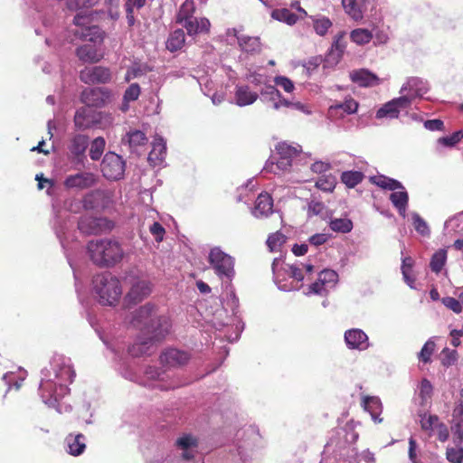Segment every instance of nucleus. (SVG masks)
Here are the masks:
<instances>
[{
	"instance_id": "1",
	"label": "nucleus",
	"mask_w": 463,
	"mask_h": 463,
	"mask_svg": "<svg viewBox=\"0 0 463 463\" xmlns=\"http://www.w3.org/2000/svg\"><path fill=\"white\" fill-rule=\"evenodd\" d=\"M76 377L71 359L61 354H54L49 364L41 370V380L38 394L43 402L49 408L55 409L59 413L71 411V406L61 401L70 393V385Z\"/></svg>"
},
{
	"instance_id": "2",
	"label": "nucleus",
	"mask_w": 463,
	"mask_h": 463,
	"mask_svg": "<svg viewBox=\"0 0 463 463\" xmlns=\"http://www.w3.org/2000/svg\"><path fill=\"white\" fill-rule=\"evenodd\" d=\"M358 437L352 425L337 429L326 444L320 463H359L354 447Z\"/></svg>"
},
{
	"instance_id": "3",
	"label": "nucleus",
	"mask_w": 463,
	"mask_h": 463,
	"mask_svg": "<svg viewBox=\"0 0 463 463\" xmlns=\"http://www.w3.org/2000/svg\"><path fill=\"white\" fill-rule=\"evenodd\" d=\"M157 307L147 302L130 313V325L152 339L163 340L170 330V321L165 316L157 314Z\"/></svg>"
},
{
	"instance_id": "4",
	"label": "nucleus",
	"mask_w": 463,
	"mask_h": 463,
	"mask_svg": "<svg viewBox=\"0 0 463 463\" xmlns=\"http://www.w3.org/2000/svg\"><path fill=\"white\" fill-rule=\"evenodd\" d=\"M90 260L99 268H112L122 261L125 250L116 239L104 238L90 241L87 244Z\"/></svg>"
},
{
	"instance_id": "5",
	"label": "nucleus",
	"mask_w": 463,
	"mask_h": 463,
	"mask_svg": "<svg viewBox=\"0 0 463 463\" xmlns=\"http://www.w3.org/2000/svg\"><path fill=\"white\" fill-rule=\"evenodd\" d=\"M104 33L99 26L87 27L77 36L86 41L85 43L78 46L75 55L82 63L96 64L103 59V53L98 47L103 42Z\"/></svg>"
},
{
	"instance_id": "6",
	"label": "nucleus",
	"mask_w": 463,
	"mask_h": 463,
	"mask_svg": "<svg viewBox=\"0 0 463 463\" xmlns=\"http://www.w3.org/2000/svg\"><path fill=\"white\" fill-rule=\"evenodd\" d=\"M92 286L99 303L103 306H115L122 295L119 279L110 272L96 275L93 278Z\"/></svg>"
},
{
	"instance_id": "7",
	"label": "nucleus",
	"mask_w": 463,
	"mask_h": 463,
	"mask_svg": "<svg viewBox=\"0 0 463 463\" xmlns=\"http://www.w3.org/2000/svg\"><path fill=\"white\" fill-rule=\"evenodd\" d=\"M301 146H292L286 142L276 146L277 156H271L266 162L264 170L279 175L280 172H288L300 156Z\"/></svg>"
},
{
	"instance_id": "8",
	"label": "nucleus",
	"mask_w": 463,
	"mask_h": 463,
	"mask_svg": "<svg viewBox=\"0 0 463 463\" xmlns=\"http://www.w3.org/2000/svg\"><path fill=\"white\" fill-rule=\"evenodd\" d=\"M208 261L214 274L222 280V287L229 288L235 276L234 258L219 247H214L210 250Z\"/></svg>"
},
{
	"instance_id": "9",
	"label": "nucleus",
	"mask_w": 463,
	"mask_h": 463,
	"mask_svg": "<svg viewBox=\"0 0 463 463\" xmlns=\"http://www.w3.org/2000/svg\"><path fill=\"white\" fill-rule=\"evenodd\" d=\"M125 282L129 286V289L124 297V305L127 307L142 302L152 292L151 282L140 277L136 270L127 272Z\"/></svg>"
},
{
	"instance_id": "10",
	"label": "nucleus",
	"mask_w": 463,
	"mask_h": 463,
	"mask_svg": "<svg viewBox=\"0 0 463 463\" xmlns=\"http://www.w3.org/2000/svg\"><path fill=\"white\" fill-rule=\"evenodd\" d=\"M90 146V137L82 133H72L67 145V156L71 164L84 167L87 150Z\"/></svg>"
},
{
	"instance_id": "11",
	"label": "nucleus",
	"mask_w": 463,
	"mask_h": 463,
	"mask_svg": "<svg viewBox=\"0 0 463 463\" xmlns=\"http://www.w3.org/2000/svg\"><path fill=\"white\" fill-rule=\"evenodd\" d=\"M411 107V96H400L384 103L375 114L378 119L399 118L401 115H408V109Z\"/></svg>"
},
{
	"instance_id": "12",
	"label": "nucleus",
	"mask_w": 463,
	"mask_h": 463,
	"mask_svg": "<svg viewBox=\"0 0 463 463\" xmlns=\"http://www.w3.org/2000/svg\"><path fill=\"white\" fill-rule=\"evenodd\" d=\"M100 166L103 176L108 180H120L124 177L126 162L114 152L105 154Z\"/></svg>"
},
{
	"instance_id": "13",
	"label": "nucleus",
	"mask_w": 463,
	"mask_h": 463,
	"mask_svg": "<svg viewBox=\"0 0 463 463\" xmlns=\"http://www.w3.org/2000/svg\"><path fill=\"white\" fill-rule=\"evenodd\" d=\"M114 224L105 217H94L91 215H83L78 222L79 231L85 235H96L109 232Z\"/></svg>"
},
{
	"instance_id": "14",
	"label": "nucleus",
	"mask_w": 463,
	"mask_h": 463,
	"mask_svg": "<svg viewBox=\"0 0 463 463\" xmlns=\"http://www.w3.org/2000/svg\"><path fill=\"white\" fill-rule=\"evenodd\" d=\"M104 113L89 107L79 108L74 115L73 123L77 130H87L101 123Z\"/></svg>"
},
{
	"instance_id": "15",
	"label": "nucleus",
	"mask_w": 463,
	"mask_h": 463,
	"mask_svg": "<svg viewBox=\"0 0 463 463\" xmlns=\"http://www.w3.org/2000/svg\"><path fill=\"white\" fill-rule=\"evenodd\" d=\"M112 92L107 88H85L80 95V101L89 108H103L111 100Z\"/></svg>"
},
{
	"instance_id": "16",
	"label": "nucleus",
	"mask_w": 463,
	"mask_h": 463,
	"mask_svg": "<svg viewBox=\"0 0 463 463\" xmlns=\"http://www.w3.org/2000/svg\"><path fill=\"white\" fill-rule=\"evenodd\" d=\"M79 79L87 85L107 84L112 80L109 68L104 66H87L79 72Z\"/></svg>"
},
{
	"instance_id": "17",
	"label": "nucleus",
	"mask_w": 463,
	"mask_h": 463,
	"mask_svg": "<svg viewBox=\"0 0 463 463\" xmlns=\"http://www.w3.org/2000/svg\"><path fill=\"white\" fill-rule=\"evenodd\" d=\"M98 182L95 174L90 172H79L65 177L63 184L67 189L85 190L93 187Z\"/></svg>"
},
{
	"instance_id": "18",
	"label": "nucleus",
	"mask_w": 463,
	"mask_h": 463,
	"mask_svg": "<svg viewBox=\"0 0 463 463\" xmlns=\"http://www.w3.org/2000/svg\"><path fill=\"white\" fill-rule=\"evenodd\" d=\"M430 90L428 81L420 77H409L402 86L400 93L402 96H411V103L416 98H421Z\"/></svg>"
},
{
	"instance_id": "19",
	"label": "nucleus",
	"mask_w": 463,
	"mask_h": 463,
	"mask_svg": "<svg viewBox=\"0 0 463 463\" xmlns=\"http://www.w3.org/2000/svg\"><path fill=\"white\" fill-rule=\"evenodd\" d=\"M227 35L235 37L241 51L247 54L254 55L261 51L260 37L240 34L236 28L228 29Z\"/></svg>"
},
{
	"instance_id": "20",
	"label": "nucleus",
	"mask_w": 463,
	"mask_h": 463,
	"mask_svg": "<svg viewBox=\"0 0 463 463\" xmlns=\"http://www.w3.org/2000/svg\"><path fill=\"white\" fill-rule=\"evenodd\" d=\"M344 340L348 349L365 351L371 344L366 333L360 328H351L345 332Z\"/></svg>"
},
{
	"instance_id": "21",
	"label": "nucleus",
	"mask_w": 463,
	"mask_h": 463,
	"mask_svg": "<svg viewBox=\"0 0 463 463\" xmlns=\"http://www.w3.org/2000/svg\"><path fill=\"white\" fill-rule=\"evenodd\" d=\"M191 356L188 352L176 348H168L160 355L161 364L167 367H181L185 365Z\"/></svg>"
},
{
	"instance_id": "22",
	"label": "nucleus",
	"mask_w": 463,
	"mask_h": 463,
	"mask_svg": "<svg viewBox=\"0 0 463 463\" xmlns=\"http://www.w3.org/2000/svg\"><path fill=\"white\" fill-rule=\"evenodd\" d=\"M146 337L138 338L131 346L128 347V354L133 357L149 355L155 350V344L161 340L152 339L151 335H145Z\"/></svg>"
},
{
	"instance_id": "23",
	"label": "nucleus",
	"mask_w": 463,
	"mask_h": 463,
	"mask_svg": "<svg viewBox=\"0 0 463 463\" xmlns=\"http://www.w3.org/2000/svg\"><path fill=\"white\" fill-rule=\"evenodd\" d=\"M273 213V199L267 192L260 193L256 201L255 205L251 209V213L256 218H266Z\"/></svg>"
},
{
	"instance_id": "24",
	"label": "nucleus",
	"mask_w": 463,
	"mask_h": 463,
	"mask_svg": "<svg viewBox=\"0 0 463 463\" xmlns=\"http://www.w3.org/2000/svg\"><path fill=\"white\" fill-rule=\"evenodd\" d=\"M350 79L354 83L364 88L377 86L380 83L378 76L368 69L352 71Z\"/></svg>"
},
{
	"instance_id": "25",
	"label": "nucleus",
	"mask_w": 463,
	"mask_h": 463,
	"mask_svg": "<svg viewBox=\"0 0 463 463\" xmlns=\"http://www.w3.org/2000/svg\"><path fill=\"white\" fill-rule=\"evenodd\" d=\"M175 446L182 450L181 457L185 460H190L194 457L198 441L193 435L184 434L176 439Z\"/></svg>"
},
{
	"instance_id": "26",
	"label": "nucleus",
	"mask_w": 463,
	"mask_h": 463,
	"mask_svg": "<svg viewBox=\"0 0 463 463\" xmlns=\"http://www.w3.org/2000/svg\"><path fill=\"white\" fill-rule=\"evenodd\" d=\"M166 156V144L163 137L155 138L147 160L153 166H161Z\"/></svg>"
},
{
	"instance_id": "27",
	"label": "nucleus",
	"mask_w": 463,
	"mask_h": 463,
	"mask_svg": "<svg viewBox=\"0 0 463 463\" xmlns=\"http://www.w3.org/2000/svg\"><path fill=\"white\" fill-rule=\"evenodd\" d=\"M66 451L74 457L81 455L86 449V437L81 434L70 433L65 438Z\"/></svg>"
},
{
	"instance_id": "28",
	"label": "nucleus",
	"mask_w": 463,
	"mask_h": 463,
	"mask_svg": "<svg viewBox=\"0 0 463 463\" xmlns=\"http://www.w3.org/2000/svg\"><path fill=\"white\" fill-rule=\"evenodd\" d=\"M186 29L188 35L194 36L200 33H207L210 31L211 23L205 17H193L190 20L181 23Z\"/></svg>"
},
{
	"instance_id": "29",
	"label": "nucleus",
	"mask_w": 463,
	"mask_h": 463,
	"mask_svg": "<svg viewBox=\"0 0 463 463\" xmlns=\"http://www.w3.org/2000/svg\"><path fill=\"white\" fill-rule=\"evenodd\" d=\"M345 13L354 21H361L367 10L366 0H342Z\"/></svg>"
},
{
	"instance_id": "30",
	"label": "nucleus",
	"mask_w": 463,
	"mask_h": 463,
	"mask_svg": "<svg viewBox=\"0 0 463 463\" xmlns=\"http://www.w3.org/2000/svg\"><path fill=\"white\" fill-rule=\"evenodd\" d=\"M235 104L239 107H244L253 104L259 98L258 93L250 91L247 85L237 86L235 94Z\"/></svg>"
},
{
	"instance_id": "31",
	"label": "nucleus",
	"mask_w": 463,
	"mask_h": 463,
	"mask_svg": "<svg viewBox=\"0 0 463 463\" xmlns=\"http://www.w3.org/2000/svg\"><path fill=\"white\" fill-rule=\"evenodd\" d=\"M364 409L371 414L374 422H381L383 419L379 418L382 411V402L378 397L365 396L362 402Z\"/></svg>"
},
{
	"instance_id": "32",
	"label": "nucleus",
	"mask_w": 463,
	"mask_h": 463,
	"mask_svg": "<svg viewBox=\"0 0 463 463\" xmlns=\"http://www.w3.org/2000/svg\"><path fill=\"white\" fill-rule=\"evenodd\" d=\"M147 141L146 134L140 130H129L122 138L123 145H128L130 149H136L140 146H144Z\"/></svg>"
},
{
	"instance_id": "33",
	"label": "nucleus",
	"mask_w": 463,
	"mask_h": 463,
	"mask_svg": "<svg viewBox=\"0 0 463 463\" xmlns=\"http://www.w3.org/2000/svg\"><path fill=\"white\" fill-rule=\"evenodd\" d=\"M185 43V34L183 29H176L170 33L166 41V49L171 52L181 50Z\"/></svg>"
},
{
	"instance_id": "34",
	"label": "nucleus",
	"mask_w": 463,
	"mask_h": 463,
	"mask_svg": "<svg viewBox=\"0 0 463 463\" xmlns=\"http://www.w3.org/2000/svg\"><path fill=\"white\" fill-rule=\"evenodd\" d=\"M371 181L377 186L392 192L403 189V184L400 181L384 175L373 176Z\"/></svg>"
},
{
	"instance_id": "35",
	"label": "nucleus",
	"mask_w": 463,
	"mask_h": 463,
	"mask_svg": "<svg viewBox=\"0 0 463 463\" xmlns=\"http://www.w3.org/2000/svg\"><path fill=\"white\" fill-rule=\"evenodd\" d=\"M101 199L102 192L100 190H92L83 196L81 203L85 210H94L99 207Z\"/></svg>"
},
{
	"instance_id": "36",
	"label": "nucleus",
	"mask_w": 463,
	"mask_h": 463,
	"mask_svg": "<svg viewBox=\"0 0 463 463\" xmlns=\"http://www.w3.org/2000/svg\"><path fill=\"white\" fill-rule=\"evenodd\" d=\"M106 140L103 137H97L91 142L90 141L89 156L92 161H99L105 150Z\"/></svg>"
},
{
	"instance_id": "37",
	"label": "nucleus",
	"mask_w": 463,
	"mask_h": 463,
	"mask_svg": "<svg viewBox=\"0 0 463 463\" xmlns=\"http://www.w3.org/2000/svg\"><path fill=\"white\" fill-rule=\"evenodd\" d=\"M353 222L348 218H332L329 222V228L339 233H348L353 230Z\"/></svg>"
},
{
	"instance_id": "38",
	"label": "nucleus",
	"mask_w": 463,
	"mask_h": 463,
	"mask_svg": "<svg viewBox=\"0 0 463 463\" xmlns=\"http://www.w3.org/2000/svg\"><path fill=\"white\" fill-rule=\"evenodd\" d=\"M271 16L273 19L283 22L288 25H293L297 23L298 15L287 8L275 9L272 11Z\"/></svg>"
},
{
	"instance_id": "39",
	"label": "nucleus",
	"mask_w": 463,
	"mask_h": 463,
	"mask_svg": "<svg viewBox=\"0 0 463 463\" xmlns=\"http://www.w3.org/2000/svg\"><path fill=\"white\" fill-rule=\"evenodd\" d=\"M195 11L194 2L193 0H185L176 15V22L181 24L187 20L192 19L194 16V13Z\"/></svg>"
},
{
	"instance_id": "40",
	"label": "nucleus",
	"mask_w": 463,
	"mask_h": 463,
	"mask_svg": "<svg viewBox=\"0 0 463 463\" xmlns=\"http://www.w3.org/2000/svg\"><path fill=\"white\" fill-rule=\"evenodd\" d=\"M307 217L320 216L322 219L328 217V211L322 202L311 200L307 203Z\"/></svg>"
},
{
	"instance_id": "41",
	"label": "nucleus",
	"mask_w": 463,
	"mask_h": 463,
	"mask_svg": "<svg viewBox=\"0 0 463 463\" xmlns=\"http://www.w3.org/2000/svg\"><path fill=\"white\" fill-rule=\"evenodd\" d=\"M351 40L358 45H364L373 40L371 29L357 28L351 32Z\"/></svg>"
},
{
	"instance_id": "42",
	"label": "nucleus",
	"mask_w": 463,
	"mask_h": 463,
	"mask_svg": "<svg viewBox=\"0 0 463 463\" xmlns=\"http://www.w3.org/2000/svg\"><path fill=\"white\" fill-rule=\"evenodd\" d=\"M364 177V174L360 171H345L341 175V181L347 187L354 188L363 181Z\"/></svg>"
},
{
	"instance_id": "43",
	"label": "nucleus",
	"mask_w": 463,
	"mask_h": 463,
	"mask_svg": "<svg viewBox=\"0 0 463 463\" xmlns=\"http://www.w3.org/2000/svg\"><path fill=\"white\" fill-rule=\"evenodd\" d=\"M447 260V250L439 249L431 257L430 267L435 273H439Z\"/></svg>"
},
{
	"instance_id": "44",
	"label": "nucleus",
	"mask_w": 463,
	"mask_h": 463,
	"mask_svg": "<svg viewBox=\"0 0 463 463\" xmlns=\"http://www.w3.org/2000/svg\"><path fill=\"white\" fill-rule=\"evenodd\" d=\"M412 225L415 231L423 237L430 235V229L426 221L416 212L411 213Z\"/></svg>"
},
{
	"instance_id": "45",
	"label": "nucleus",
	"mask_w": 463,
	"mask_h": 463,
	"mask_svg": "<svg viewBox=\"0 0 463 463\" xmlns=\"http://www.w3.org/2000/svg\"><path fill=\"white\" fill-rule=\"evenodd\" d=\"M53 230L55 232V234L57 238L59 239L62 248H64V234L65 231L67 229V224L65 220L62 218V216L60 214L59 212L55 211V216L52 223Z\"/></svg>"
},
{
	"instance_id": "46",
	"label": "nucleus",
	"mask_w": 463,
	"mask_h": 463,
	"mask_svg": "<svg viewBox=\"0 0 463 463\" xmlns=\"http://www.w3.org/2000/svg\"><path fill=\"white\" fill-rule=\"evenodd\" d=\"M312 21L315 32L320 36H324L332 26L330 19L323 15H317L312 18Z\"/></svg>"
},
{
	"instance_id": "47",
	"label": "nucleus",
	"mask_w": 463,
	"mask_h": 463,
	"mask_svg": "<svg viewBox=\"0 0 463 463\" xmlns=\"http://www.w3.org/2000/svg\"><path fill=\"white\" fill-rule=\"evenodd\" d=\"M210 322L215 329L222 330L225 326L229 324V317L226 314V309H217L213 315V318L210 320Z\"/></svg>"
},
{
	"instance_id": "48",
	"label": "nucleus",
	"mask_w": 463,
	"mask_h": 463,
	"mask_svg": "<svg viewBox=\"0 0 463 463\" xmlns=\"http://www.w3.org/2000/svg\"><path fill=\"white\" fill-rule=\"evenodd\" d=\"M317 279L326 287H333L338 280V274L333 269H325L318 273Z\"/></svg>"
},
{
	"instance_id": "49",
	"label": "nucleus",
	"mask_w": 463,
	"mask_h": 463,
	"mask_svg": "<svg viewBox=\"0 0 463 463\" xmlns=\"http://www.w3.org/2000/svg\"><path fill=\"white\" fill-rule=\"evenodd\" d=\"M25 372L23 373V375H20V376H16L14 374V373L13 372H7L5 373L2 379L3 381L5 383L6 385H8V389L6 391V392L12 388V387H14L16 390H19L21 385H22V382L24 380L25 378Z\"/></svg>"
},
{
	"instance_id": "50",
	"label": "nucleus",
	"mask_w": 463,
	"mask_h": 463,
	"mask_svg": "<svg viewBox=\"0 0 463 463\" xmlns=\"http://www.w3.org/2000/svg\"><path fill=\"white\" fill-rule=\"evenodd\" d=\"M280 91L273 85L266 84L260 90V100L263 102H269L271 100L280 98Z\"/></svg>"
},
{
	"instance_id": "51",
	"label": "nucleus",
	"mask_w": 463,
	"mask_h": 463,
	"mask_svg": "<svg viewBox=\"0 0 463 463\" xmlns=\"http://www.w3.org/2000/svg\"><path fill=\"white\" fill-rule=\"evenodd\" d=\"M390 201L393 204V206L396 208L398 206H402L403 204H408L409 202V194L403 186V189H398L394 192H392L390 194Z\"/></svg>"
},
{
	"instance_id": "52",
	"label": "nucleus",
	"mask_w": 463,
	"mask_h": 463,
	"mask_svg": "<svg viewBox=\"0 0 463 463\" xmlns=\"http://www.w3.org/2000/svg\"><path fill=\"white\" fill-rule=\"evenodd\" d=\"M99 0H66V7L71 11L88 9L99 3Z\"/></svg>"
},
{
	"instance_id": "53",
	"label": "nucleus",
	"mask_w": 463,
	"mask_h": 463,
	"mask_svg": "<svg viewBox=\"0 0 463 463\" xmlns=\"http://www.w3.org/2000/svg\"><path fill=\"white\" fill-rule=\"evenodd\" d=\"M358 102L354 99H346L344 102H339L330 107V110L342 109L346 114H354L358 109Z\"/></svg>"
},
{
	"instance_id": "54",
	"label": "nucleus",
	"mask_w": 463,
	"mask_h": 463,
	"mask_svg": "<svg viewBox=\"0 0 463 463\" xmlns=\"http://www.w3.org/2000/svg\"><path fill=\"white\" fill-rule=\"evenodd\" d=\"M224 288L226 290L225 305L228 308H231L232 314L236 317L239 308V298H237L232 285L229 288L226 287Z\"/></svg>"
},
{
	"instance_id": "55",
	"label": "nucleus",
	"mask_w": 463,
	"mask_h": 463,
	"mask_svg": "<svg viewBox=\"0 0 463 463\" xmlns=\"http://www.w3.org/2000/svg\"><path fill=\"white\" fill-rule=\"evenodd\" d=\"M316 185L318 189L325 192H332L335 186V178L332 175L320 176Z\"/></svg>"
},
{
	"instance_id": "56",
	"label": "nucleus",
	"mask_w": 463,
	"mask_h": 463,
	"mask_svg": "<svg viewBox=\"0 0 463 463\" xmlns=\"http://www.w3.org/2000/svg\"><path fill=\"white\" fill-rule=\"evenodd\" d=\"M463 138V129L454 132L450 136L442 137L438 139V143L444 146L453 147Z\"/></svg>"
},
{
	"instance_id": "57",
	"label": "nucleus",
	"mask_w": 463,
	"mask_h": 463,
	"mask_svg": "<svg viewBox=\"0 0 463 463\" xmlns=\"http://www.w3.org/2000/svg\"><path fill=\"white\" fill-rule=\"evenodd\" d=\"M321 64L324 65L323 56L317 55L308 58L304 62L303 67L305 68L307 74L311 76Z\"/></svg>"
},
{
	"instance_id": "58",
	"label": "nucleus",
	"mask_w": 463,
	"mask_h": 463,
	"mask_svg": "<svg viewBox=\"0 0 463 463\" xmlns=\"http://www.w3.org/2000/svg\"><path fill=\"white\" fill-rule=\"evenodd\" d=\"M456 444V448H448L446 451V458L451 463H462L463 461V448L460 444Z\"/></svg>"
},
{
	"instance_id": "59",
	"label": "nucleus",
	"mask_w": 463,
	"mask_h": 463,
	"mask_svg": "<svg viewBox=\"0 0 463 463\" xmlns=\"http://www.w3.org/2000/svg\"><path fill=\"white\" fill-rule=\"evenodd\" d=\"M420 427L424 430H431L433 428L438 426L439 417L434 414H420Z\"/></svg>"
},
{
	"instance_id": "60",
	"label": "nucleus",
	"mask_w": 463,
	"mask_h": 463,
	"mask_svg": "<svg viewBox=\"0 0 463 463\" xmlns=\"http://www.w3.org/2000/svg\"><path fill=\"white\" fill-rule=\"evenodd\" d=\"M343 53L339 51L329 49L324 59V69L335 66L342 58Z\"/></svg>"
},
{
	"instance_id": "61",
	"label": "nucleus",
	"mask_w": 463,
	"mask_h": 463,
	"mask_svg": "<svg viewBox=\"0 0 463 463\" xmlns=\"http://www.w3.org/2000/svg\"><path fill=\"white\" fill-rule=\"evenodd\" d=\"M435 349V343L429 339L422 346L420 352L419 353V359L423 363L427 364L430 362V357Z\"/></svg>"
},
{
	"instance_id": "62",
	"label": "nucleus",
	"mask_w": 463,
	"mask_h": 463,
	"mask_svg": "<svg viewBox=\"0 0 463 463\" xmlns=\"http://www.w3.org/2000/svg\"><path fill=\"white\" fill-rule=\"evenodd\" d=\"M306 296L311 295H318V296H326L327 294L326 287L317 279L316 281L311 283L306 291H304Z\"/></svg>"
},
{
	"instance_id": "63",
	"label": "nucleus",
	"mask_w": 463,
	"mask_h": 463,
	"mask_svg": "<svg viewBox=\"0 0 463 463\" xmlns=\"http://www.w3.org/2000/svg\"><path fill=\"white\" fill-rule=\"evenodd\" d=\"M371 33L373 35V39H374L373 43L375 45L385 44L389 40V36L386 31L381 29L376 25H373L371 29Z\"/></svg>"
},
{
	"instance_id": "64",
	"label": "nucleus",
	"mask_w": 463,
	"mask_h": 463,
	"mask_svg": "<svg viewBox=\"0 0 463 463\" xmlns=\"http://www.w3.org/2000/svg\"><path fill=\"white\" fill-rule=\"evenodd\" d=\"M451 431L453 433L454 442L461 444L463 441V419L452 420Z\"/></svg>"
}]
</instances>
